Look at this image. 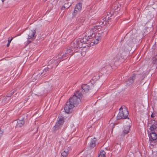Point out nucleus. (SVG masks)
Instances as JSON below:
<instances>
[{
  "label": "nucleus",
  "mask_w": 157,
  "mask_h": 157,
  "mask_svg": "<svg viewBox=\"0 0 157 157\" xmlns=\"http://www.w3.org/2000/svg\"><path fill=\"white\" fill-rule=\"evenodd\" d=\"M128 111L126 109L124 106H123L119 109V113L117 117V119L118 120L128 118Z\"/></svg>",
  "instance_id": "3"
},
{
  "label": "nucleus",
  "mask_w": 157,
  "mask_h": 157,
  "mask_svg": "<svg viewBox=\"0 0 157 157\" xmlns=\"http://www.w3.org/2000/svg\"><path fill=\"white\" fill-rule=\"evenodd\" d=\"M154 121V124H152L150 128V129L151 131V132H155V130L157 128V122Z\"/></svg>",
  "instance_id": "20"
},
{
  "label": "nucleus",
  "mask_w": 157,
  "mask_h": 157,
  "mask_svg": "<svg viewBox=\"0 0 157 157\" xmlns=\"http://www.w3.org/2000/svg\"><path fill=\"white\" fill-rule=\"evenodd\" d=\"M136 42V39L134 36L132 35L127 40L126 43L127 45L130 47L133 46L134 44Z\"/></svg>",
  "instance_id": "9"
},
{
  "label": "nucleus",
  "mask_w": 157,
  "mask_h": 157,
  "mask_svg": "<svg viewBox=\"0 0 157 157\" xmlns=\"http://www.w3.org/2000/svg\"><path fill=\"white\" fill-rule=\"evenodd\" d=\"M97 28V26H94L87 30L86 35L88 36V37H89V39H91L95 37V33L98 30Z\"/></svg>",
  "instance_id": "4"
},
{
  "label": "nucleus",
  "mask_w": 157,
  "mask_h": 157,
  "mask_svg": "<svg viewBox=\"0 0 157 157\" xmlns=\"http://www.w3.org/2000/svg\"><path fill=\"white\" fill-rule=\"evenodd\" d=\"M104 21H100L99 22V25H95V26H97V29H100V27H101L103 25L104 23Z\"/></svg>",
  "instance_id": "26"
},
{
  "label": "nucleus",
  "mask_w": 157,
  "mask_h": 157,
  "mask_svg": "<svg viewBox=\"0 0 157 157\" xmlns=\"http://www.w3.org/2000/svg\"><path fill=\"white\" fill-rule=\"evenodd\" d=\"M14 91H13V92H10V94L11 95V96H12L13 95V94H14Z\"/></svg>",
  "instance_id": "33"
},
{
  "label": "nucleus",
  "mask_w": 157,
  "mask_h": 157,
  "mask_svg": "<svg viewBox=\"0 0 157 157\" xmlns=\"http://www.w3.org/2000/svg\"><path fill=\"white\" fill-rule=\"evenodd\" d=\"M3 132L2 131H1L0 129V137L2 136L3 134Z\"/></svg>",
  "instance_id": "30"
},
{
  "label": "nucleus",
  "mask_w": 157,
  "mask_h": 157,
  "mask_svg": "<svg viewBox=\"0 0 157 157\" xmlns=\"http://www.w3.org/2000/svg\"><path fill=\"white\" fill-rule=\"evenodd\" d=\"M135 75H133L132 77H130L128 79L126 82V84L128 85H130L133 82L134 80L135 79Z\"/></svg>",
  "instance_id": "16"
},
{
  "label": "nucleus",
  "mask_w": 157,
  "mask_h": 157,
  "mask_svg": "<svg viewBox=\"0 0 157 157\" xmlns=\"http://www.w3.org/2000/svg\"><path fill=\"white\" fill-rule=\"evenodd\" d=\"M75 45L73 44H71V46L72 48L70 49V48H67L65 50V53L63 54V55H62L61 54H60V56H61L62 58H63L66 56H67L68 55H70L71 54V52L73 51H74V49H75L74 48Z\"/></svg>",
  "instance_id": "8"
},
{
  "label": "nucleus",
  "mask_w": 157,
  "mask_h": 157,
  "mask_svg": "<svg viewBox=\"0 0 157 157\" xmlns=\"http://www.w3.org/2000/svg\"><path fill=\"white\" fill-rule=\"evenodd\" d=\"M48 70V68H46L44 69V70L40 69L37 71L32 76L33 78H35L36 76V79H37L38 78H39L40 76L42 77L46 74V73L47 71Z\"/></svg>",
  "instance_id": "5"
},
{
  "label": "nucleus",
  "mask_w": 157,
  "mask_h": 157,
  "mask_svg": "<svg viewBox=\"0 0 157 157\" xmlns=\"http://www.w3.org/2000/svg\"><path fill=\"white\" fill-rule=\"evenodd\" d=\"M83 95L79 90H77L74 94L73 96L70 97L68 101L75 106L77 105L81 101V99L82 98Z\"/></svg>",
  "instance_id": "1"
},
{
  "label": "nucleus",
  "mask_w": 157,
  "mask_h": 157,
  "mask_svg": "<svg viewBox=\"0 0 157 157\" xmlns=\"http://www.w3.org/2000/svg\"><path fill=\"white\" fill-rule=\"evenodd\" d=\"M68 154V149H65L61 153L63 157H66Z\"/></svg>",
  "instance_id": "23"
},
{
  "label": "nucleus",
  "mask_w": 157,
  "mask_h": 157,
  "mask_svg": "<svg viewBox=\"0 0 157 157\" xmlns=\"http://www.w3.org/2000/svg\"><path fill=\"white\" fill-rule=\"evenodd\" d=\"M60 54H59L57 55V56L56 58H54L51 62H53L54 63H55L56 66H57L58 63L61 61V59L62 58L61 56H60Z\"/></svg>",
  "instance_id": "13"
},
{
  "label": "nucleus",
  "mask_w": 157,
  "mask_h": 157,
  "mask_svg": "<svg viewBox=\"0 0 157 157\" xmlns=\"http://www.w3.org/2000/svg\"><path fill=\"white\" fill-rule=\"evenodd\" d=\"M155 115L153 113H152L151 115V117H155Z\"/></svg>",
  "instance_id": "31"
},
{
  "label": "nucleus",
  "mask_w": 157,
  "mask_h": 157,
  "mask_svg": "<svg viewBox=\"0 0 157 157\" xmlns=\"http://www.w3.org/2000/svg\"><path fill=\"white\" fill-rule=\"evenodd\" d=\"M13 38L12 37H9L8 38V43H10L11 41L13 40Z\"/></svg>",
  "instance_id": "28"
},
{
  "label": "nucleus",
  "mask_w": 157,
  "mask_h": 157,
  "mask_svg": "<svg viewBox=\"0 0 157 157\" xmlns=\"http://www.w3.org/2000/svg\"><path fill=\"white\" fill-rule=\"evenodd\" d=\"M105 152L104 151L101 150L100 152L98 157H105Z\"/></svg>",
  "instance_id": "25"
},
{
  "label": "nucleus",
  "mask_w": 157,
  "mask_h": 157,
  "mask_svg": "<svg viewBox=\"0 0 157 157\" xmlns=\"http://www.w3.org/2000/svg\"><path fill=\"white\" fill-rule=\"evenodd\" d=\"M63 118H60L58 121L56 123L54 127L57 130L63 124Z\"/></svg>",
  "instance_id": "14"
},
{
  "label": "nucleus",
  "mask_w": 157,
  "mask_h": 157,
  "mask_svg": "<svg viewBox=\"0 0 157 157\" xmlns=\"http://www.w3.org/2000/svg\"><path fill=\"white\" fill-rule=\"evenodd\" d=\"M83 44V46H86V47H90V44H86V43H84V44Z\"/></svg>",
  "instance_id": "29"
},
{
  "label": "nucleus",
  "mask_w": 157,
  "mask_h": 157,
  "mask_svg": "<svg viewBox=\"0 0 157 157\" xmlns=\"http://www.w3.org/2000/svg\"><path fill=\"white\" fill-rule=\"evenodd\" d=\"M36 31L35 30H29L27 33L28 35V39L29 40V42L30 43L32 41L34 40L36 37L35 35Z\"/></svg>",
  "instance_id": "6"
},
{
  "label": "nucleus",
  "mask_w": 157,
  "mask_h": 157,
  "mask_svg": "<svg viewBox=\"0 0 157 157\" xmlns=\"http://www.w3.org/2000/svg\"><path fill=\"white\" fill-rule=\"evenodd\" d=\"M152 63L153 64H157V55L155 56L152 59Z\"/></svg>",
  "instance_id": "24"
},
{
  "label": "nucleus",
  "mask_w": 157,
  "mask_h": 157,
  "mask_svg": "<svg viewBox=\"0 0 157 157\" xmlns=\"http://www.w3.org/2000/svg\"><path fill=\"white\" fill-rule=\"evenodd\" d=\"M89 37H88V36H86V35L82 39L76 40L73 43L75 45V48H86V46H83V43H86V44H90V42L89 41Z\"/></svg>",
  "instance_id": "2"
},
{
  "label": "nucleus",
  "mask_w": 157,
  "mask_h": 157,
  "mask_svg": "<svg viewBox=\"0 0 157 157\" xmlns=\"http://www.w3.org/2000/svg\"><path fill=\"white\" fill-rule=\"evenodd\" d=\"M151 137L149 138L151 141L155 140L157 139V135L155 132H152L151 133Z\"/></svg>",
  "instance_id": "17"
},
{
  "label": "nucleus",
  "mask_w": 157,
  "mask_h": 157,
  "mask_svg": "<svg viewBox=\"0 0 157 157\" xmlns=\"http://www.w3.org/2000/svg\"><path fill=\"white\" fill-rule=\"evenodd\" d=\"M82 4L81 3H78L75 6L74 12L75 13H77L79 12L82 9Z\"/></svg>",
  "instance_id": "15"
},
{
  "label": "nucleus",
  "mask_w": 157,
  "mask_h": 157,
  "mask_svg": "<svg viewBox=\"0 0 157 157\" xmlns=\"http://www.w3.org/2000/svg\"><path fill=\"white\" fill-rule=\"evenodd\" d=\"M10 43H8L7 45V47H9L10 46Z\"/></svg>",
  "instance_id": "34"
},
{
  "label": "nucleus",
  "mask_w": 157,
  "mask_h": 157,
  "mask_svg": "<svg viewBox=\"0 0 157 157\" xmlns=\"http://www.w3.org/2000/svg\"><path fill=\"white\" fill-rule=\"evenodd\" d=\"M101 39V36H99L97 37V38L96 37L95 39H94V42H91L90 44V46H93L94 44H97L99 40H100Z\"/></svg>",
  "instance_id": "19"
},
{
  "label": "nucleus",
  "mask_w": 157,
  "mask_h": 157,
  "mask_svg": "<svg viewBox=\"0 0 157 157\" xmlns=\"http://www.w3.org/2000/svg\"><path fill=\"white\" fill-rule=\"evenodd\" d=\"M24 120L22 119H18L17 121H15L13 122V124H16V125L15 126V128H16L22 127L24 124Z\"/></svg>",
  "instance_id": "12"
},
{
  "label": "nucleus",
  "mask_w": 157,
  "mask_h": 157,
  "mask_svg": "<svg viewBox=\"0 0 157 157\" xmlns=\"http://www.w3.org/2000/svg\"><path fill=\"white\" fill-rule=\"evenodd\" d=\"M5 0H2V2H4V1H5Z\"/></svg>",
  "instance_id": "35"
},
{
  "label": "nucleus",
  "mask_w": 157,
  "mask_h": 157,
  "mask_svg": "<svg viewBox=\"0 0 157 157\" xmlns=\"http://www.w3.org/2000/svg\"><path fill=\"white\" fill-rule=\"evenodd\" d=\"M121 6V5H119L117 6L116 9L115 8V10H117V11L118 10H120V7Z\"/></svg>",
  "instance_id": "27"
},
{
  "label": "nucleus",
  "mask_w": 157,
  "mask_h": 157,
  "mask_svg": "<svg viewBox=\"0 0 157 157\" xmlns=\"http://www.w3.org/2000/svg\"><path fill=\"white\" fill-rule=\"evenodd\" d=\"M44 88L45 90L48 91L51 88V85L49 83H47L44 85Z\"/></svg>",
  "instance_id": "22"
},
{
  "label": "nucleus",
  "mask_w": 157,
  "mask_h": 157,
  "mask_svg": "<svg viewBox=\"0 0 157 157\" xmlns=\"http://www.w3.org/2000/svg\"><path fill=\"white\" fill-rule=\"evenodd\" d=\"M130 128V127L129 126H126L124 127V130L123 131V136L124 134H127L129 132Z\"/></svg>",
  "instance_id": "21"
},
{
  "label": "nucleus",
  "mask_w": 157,
  "mask_h": 157,
  "mask_svg": "<svg viewBox=\"0 0 157 157\" xmlns=\"http://www.w3.org/2000/svg\"><path fill=\"white\" fill-rule=\"evenodd\" d=\"M11 95L10 94H7V96L8 97H10L11 96Z\"/></svg>",
  "instance_id": "32"
},
{
  "label": "nucleus",
  "mask_w": 157,
  "mask_h": 157,
  "mask_svg": "<svg viewBox=\"0 0 157 157\" xmlns=\"http://www.w3.org/2000/svg\"><path fill=\"white\" fill-rule=\"evenodd\" d=\"M121 57V54L120 53H116L113 55L111 57V59L113 62H117L119 60Z\"/></svg>",
  "instance_id": "11"
},
{
  "label": "nucleus",
  "mask_w": 157,
  "mask_h": 157,
  "mask_svg": "<svg viewBox=\"0 0 157 157\" xmlns=\"http://www.w3.org/2000/svg\"><path fill=\"white\" fill-rule=\"evenodd\" d=\"M75 106L69 101H67L66 104L64 107V110L66 113H71L72 111L73 108Z\"/></svg>",
  "instance_id": "7"
},
{
  "label": "nucleus",
  "mask_w": 157,
  "mask_h": 157,
  "mask_svg": "<svg viewBox=\"0 0 157 157\" xmlns=\"http://www.w3.org/2000/svg\"><path fill=\"white\" fill-rule=\"evenodd\" d=\"M92 85H88L87 84H83L82 85L81 88L82 90V91L85 92H88L89 90H90L92 88V86H93Z\"/></svg>",
  "instance_id": "10"
},
{
  "label": "nucleus",
  "mask_w": 157,
  "mask_h": 157,
  "mask_svg": "<svg viewBox=\"0 0 157 157\" xmlns=\"http://www.w3.org/2000/svg\"><path fill=\"white\" fill-rule=\"evenodd\" d=\"M96 139L95 138L91 139L90 146V148H93L95 147L96 145Z\"/></svg>",
  "instance_id": "18"
}]
</instances>
